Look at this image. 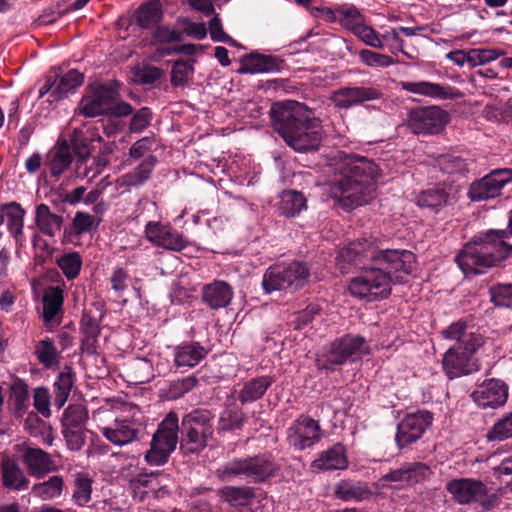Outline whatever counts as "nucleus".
<instances>
[{"instance_id":"b1692460","label":"nucleus","mask_w":512,"mask_h":512,"mask_svg":"<svg viewBox=\"0 0 512 512\" xmlns=\"http://www.w3.org/2000/svg\"><path fill=\"white\" fill-rule=\"evenodd\" d=\"M22 461L28 474L38 479L57 470L52 455L38 447H25L22 452Z\"/></svg>"},{"instance_id":"c03bdc74","label":"nucleus","mask_w":512,"mask_h":512,"mask_svg":"<svg viewBox=\"0 0 512 512\" xmlns=\"http://www.w3.org/2000/svg\"><path fill=\"white\" fill-rule=\"evenodd\" d=\"M109 160L105 155H97L87 158L85 161L75 164V175L79 178L93 180L108 165Z\"/></svg>"},{"instance_id":"3c124183","label":"nucleus","mask_w":512,"mask_h":512,"mask_svg":"<svg viewBox=\"0 0 512 512\" xmlns=\"http://www.w3.org/2000/svg\"><path fill=\"white\" fill-rule=\"evenodd\" d=\"M35 355L45 368H51L58 364L60 358L53 341L49 338H45L37 343Z\"/></svg>"},{"instance_id":"7ed1b4c3","label":"nucleus","mask_w":512,"mask_h":512,"mask_svg":"<svg viewBox=\"0 0 512 512\" xmlns=\"http://www.w3.org/2000/svg\"><path fill=\"white\" fill-rule=\"evenodd\" d=\"M338 157L340 177L331 188L332 197L347 210L369 203L375 196L377 165L355 154L339 152Z\"/></svg>"},{"instance_id":"4468645a","label":"nucleus","mask_w":512,"mask_h":512,"mask_svg":"<svg viewBox=\"0 0 512 512\" xmlns=\"http://www.w3.org/2000/svg\"><path fill=\"white\" fill-rule=\"evenodd\" d=\"M449 121V114L437 107H417L408 113L407 126L414 134L440 133Z\"/></svg>"},{"instance_id":"a18cd8bd","label":"nucleus","mask_w":512,"mask_h":512,"mask_svg":"<svg viewBox=\"0 0 512 512\" xmlns=\"http://www.w3.org/2000/svg\"><path fill=\"white\" fill-rule=\"evenodd\" d=\"M448 194L443 188H431L422 191L416 198L419 207L439 211L448 203Z\"/></svg>"},{"instance_id":"39448f33","label":"nucleus","mask_w":512,"mask_h":512,"mask_svg":"<svg viewBox=\"0 0 512 512\" xmlns=\"http://www.w3.org/2000/svg\"><path fill=\"white\" fill-rule=\"evenodd\" d=\"M213 419L207 409H194L183 416L180 449L184 454H198L207 447L214 433Z\"/></svg>"},{"instance_id":"f704fd0d","label":"nucleus","mask_w":512,"mask_h":512,"mask_svg":"<svg viewBox=\"0 0 512 512\" xmlns=\"http://www.w3.org/2000/svg\"><path fill=\"white\" fill-rule=\"evenodd\" d=\"M306 198L295 190L283 191L277 203V210L286 217H293L306 209Z\"/></svg>"},{"instance_id":"4be33fe9","label":"nucleus","mask_w":512,"mask_h":512,"mask_svg":"<svg viewBox=\"0 0 512 512\" xmlns=\"http://www.w3.org/2000/svg\"><path fill=\"white\" fill-rule=\"evenodd\" d=\"M471 398L481 408L495 409L506 403L508 386L499 379H489L472 392Z\"/></svg>"},{"instance_id":"e433bc0d","label":"nucleus","mask_w":512,"mask_h":512,"mask_svg":"<svg viewBox=\"0 0 512 512\" xmlns=\"http://www.w3.org/2000/svg\"><path fill=\"white\" fill-rule=\"evenodd\" d=\"M278 69L277 61L274 57L263 54H250L247 56L239 70L243 74L267 73Z\"/></svg>"},{"instance_id":"09e8293b","label":"nucleus","mask_w":512,"mask_h":512,"mask_svg":"<svg viewBox=\"0 0 512 512\" xmlns=\"http://www.w3.org/2000/svg\"><path fill=\"white\" fill-rule=\"evenodd\" d=\"M245 414L236 405L227 406L220 414L218 430L220 432L232 431L242 427Z\"/></svg>"},{"instance_id":"f03ea898","label":"nucleus","mask_w":512,"mask_h":512,"mask_svg":"<svg viewBox=\"0 0 512 512\" xmlns=\"http://www.w3.org/2000/svg\"><path fill=\"white\" fill-rule=\"evenodd\" d=\"M272 126L294 151L307 153L319 149L323 136L321 122L306 105L287 101L270 110Z\"/></svg>"},{"instance_id":"052dcab7","label":"nucleus","mask_w":512,"mask_h":512,"mask_svg":"<svg viewBox=\"0 0 512 512\" xmlns=\"http://www.w3.org/2000/svg\"><path fill=\"white\" fill-rule=\"evenodd\" d=\"M491 301L495 306L511 308L512 307V285L499 284L492 286L489 290Z\"/></svg>"},{"instance_id":"79ce46f5","label":"nucleus","mask_w":512,"mask_h":512,"mask_svg":"<svg viewBox=\"0 0 512 512\" xmlns=\"http://www.w3.org/2000/svg\"><path fill=\"white\" fill-rule=\"evenodd\" d=\"M163 16L161 4L158 0L142 4L135 12L136 22L142 28H150L157 24Z\"/></svg>"},{"instance_id":"412c9836","label":"nucleus","mask_w":512,"mask_h":512,"mask_svg":"<svg viewBox=\"0 0 512 512\" xmlns=\"http://www.w3.org/2000/svg\"><path fill=\"white\" fill-rule=\"evenodd\" d=\"M381 96L382 93L373 87L355 86L335 90L329 99L335 108L346 110L368 101L377 100Z\"/></svg>"},{"instance_id":"de8ad7c7","label":"nucleus","mask_w":512,"mask_h":512,"mask_svg":"<svg viewBox=\"0 0 512 512\" xmlns=\"http://www.w3.org/2000/svg\"><path fill=\"white\" fill-rule=\"evenodd\" d=\"M222 501L231 506H244L254 497L253 489L250 487L226 486L219 490Z\"/></svg>"},{"instance_id":"bf43d9fd","label":"nucleus","mask_w":512,"mask_h":512,"mask_svg":"<svg viewBox=\"0 0 512 512\" xmlns=\"http://www.w3.org/2000/svg\"><path fill=\"white\" fill-rule=\"evenodd\" d=\"M351 31L366 45L374 48L383 47V42L377 35L376 31L372 27L365 25L363 21L360 24L353 25Z\"/></svg>"},{"instance_id":"5fc2aeb1","label":"nucleus","mask_w":512,"mask_h":512,"mask_svg":"<svg viewBox=\"0 0 512 512\" xmlns=\"http://www.w3.org/2000/svg\"><path fill=\"white\" fill-rule=\"evenodd\" d=\"M436 165L446 174H464L468 171V163L466 160L456 155H440L436 161Z\"/></svg>"},{"instance_id":"58836bf2","label":"nucleus","mask_w":512,"mask_h":512,"mask_svg":"<svg viewBox=\"0 0 512 512\" xmlns=\"http://www.w3.org/2000/svg\"><path fill=\"white\" fill-rule=\"evenodd\" d=\"M64 488L62 476L53 475L48 480L35 483L31 488L34 497L42 501H49L61 496Z\"/></svg>"},{"instance_id":"aec40b11","label":"nucleus","mask_w":512,"mask_h":512,"mask_svg":"<svg viewBox=\"0 0 512 512\" xmlns=\"http://www.w3.org/2000/svg\"><path fill=\"white\" fill-rule=\"evenodd\" d=\"M290 445L298 450L312 447L321 439V428L317 421L300 416L287 430Z\"/></svg>"},{"instance_id":"4d7b16f0","label":"nucleus","mask_w":512,"mask_h":512,"mask_svg":"<svg viewBox=\"0 0 512 512\" xmlns=\"http://www.w3.org/2000/svg\"><path fill=\"white\" fill-rule=\"evenodd\" d=\"M512 437V412L498 420L487 433L489 441H504Z\"/></svg>"},{"instance_id":"49530a36","label":"nucleus","mask_w":512,"mask_h":512,"mask_svg":"<svg viewBox=\"0 0 512 512\" xmlns=\"http://www.w3.org/2000/svg\"><path fill=\"white\" fill-rule=\"evenodd\" d=\"M88 410L81 404L69 405L62 416L63 429H85Z\"/></svg>"},{"instance_id":"864d4df0","label":"nucleus","mask_w":512,"mask_h":512,"mask_svg":"<svg viewBox=\"0 0 512 512\" xmlns=\"http://www.w3.org/2000/svg\"><path fill=\"white\" fill-rule=\"evenodd\" d=\"M56 263L68 280L78 277L82 267V257L78 252H69L57 258Z\"/></svg>"},{"instance_id":"5701e85b","label":"nucleus","mask_w":512,"mask_h":512,"mask_svg":"<svg viewBox=\"0 0 512 512\" xmlns=\"http://www.w3.org/2000/svg\"><path fill=\"white\" fill-rule=\"evenodd\" d=\"M446 489L459 504L480 501L487 494L486 486L471 478L453 479L446 484Z\"/></svg>"},{"instance_id":"6ab92c4d","label":"nucleus","mask_w":512,"mask_h":512,"mask_svg":"<svg viewBox=\"0 0 512 512\" xmlns=\"http://www.w3.org/2000/svg\"><path fill=\"white\" fill-rule=\"evenodd\" d=\"M145 424L138 418L115 419L110 426L101 428L103 436L116 446H124L142 438Z\"/></svg>"},{"instance_id":"2eb2a0df","label":"nucleus","mask_w":512,"mask_h":512,"mask_svg":"<svg viewBox=\"0 0 512 512\" xmlns=\"http://www.w3.org/2000/svg\"><path fill=\"white\" fill-rule=\"evenodd\" d=\"M478 349H462L461 346L449 348L442 359V366L446 376L449 379H454L477 372L480 369V365L474 354Z\"/></svg>"},{"instance_id":"c756f323","label":"nucleus","mask_w":512,"mask_h":512,"mask_svg":"<svg viewBox=\"0 0 512 512\" xmlns=\"http://www.w3.org/2000/svg\"><path fill=\"white\" fill-rule=\"evenodd\" d=\"M401 88L407 92L436 99H448L453 97V88L428 81H404Z\"/></svg>"},{"instance_id":"7c9ffc66","label":"nucleus","mask_w":512,"mask_h":512,"mask_svg":"<svg viewBox=\"0 0 512 512\" xmlns=\"http://www.w3.org/2000/svg\"><path fill=\"white\" fill-rule=\"evenodd\" d=\"M73 157L66 140L59 142L48 154L47 166L52 177L58 179L72 164Z\"/></svg>"},{"instance_id":"13d9d810","label":"nucleus","mask_w":512,"mask_h":512,"mask_svg":"<svg viewBox=\"0 0 512 512\" xmlns=\"http://www.w3.org/2000/svg\"><path fill=\"white\" fill-rule=\"evenodd\" d=\"M154 479V473H140L132 477L129 481V487L134 493V497L139 498L143 501L145 497L150 493L149 485Z\"/></svg>"},{"instance_id":"c9c22d12","label":"nucleus","mask_w":512,"mask_h":512,"mask_svg":"<svg viewBox=\"0 0 512 512\" xmlns=\"http://www.w3.org/2000/svg\"><path fill=\"white\" fill-rule=\"evenodd\" d=\"M75 382V373L69 366H65L54 383V405L57 409H61L67 402L72 387Z\"/></svg>"},{"instance_id":"473e14b6","label":"nucleus","mask_w":512,"mask_h":512,"mask_svg":"<svg viewBox=\"0 0 512 512\" xmlns=\"http://www.w3.org/2000/svg\"><path fill=\"white\" fill-rule=\"evenodd\" d=\"M273 382V377L268 375L258 376L248 380L244 383L239 392L238 398L240 402L242 404H246L259 400L263 397Z\"/></svg>"},{"instance_id":"20e7f679","label":"nucleus","mask_w":512,"mask_h":512,"mask_svg":"<svg viewBox=\"0 0 512 512\" xmlns=\"http://www.w3.org/2000/svg\"><path fill=\"white\" fill-rule=\"evenodd\" d=\"M507 230L491 229L466 243L456 256V262L465 275L482 274L512 256V210Z\"/></svg>"},{"instance_id":"72a5a7b5","label":"nucleus","mask_w":512,"mask_h":512,"mask_svg":"<svg viewBox=\"0 0 512 512\" xmlns=\"http://www.w3.org/2000/svg\"><path fill=\"white\" fill-rule=\"evenodd\" d=\"M43 321L53 322L62 311L64 302L63 290L59 286L49 287L43 296Z\"/></svg>"},{"instance_id":"f8f14e48","label":"nucleus","mask_w":512,"mask_h":512,"mask_svg":"<svg viewBox=\"0 0 512 512\" xmlns=\"http://www.w3.org/2000/svg\"><path fill=\"white\" fill-rule=\"evenodd\" d=\"M309 277L306 264L292 262L287 266H270L263 275L262 286L266 293L281 290H296L302 287Z\"/></svg>"},{"instance_id":"f3484780","label":"nucleus","mask_w":512,"mask_h":512,"mask_svg":"<svg viewBox=\"0 0 512 512\" xmlns=\"http://www.w3.org/2000/svg\"><path fill=\"white\" fill-rule=\"evenodd\" d=\"M145 238L154 246L166 250L180 252L188 245L183 235L177 232L170 224L160 221H149L144 229Z\"/></svg>"},{"instance_id":"e2e57ef3","label":"nucleus","mask_w":512,"mask_h":512,"mask_svg":"<svg viewBox=\"0 0 512 512\" xmlns=\"http://www.w3.org/2000/svg\"><path fill=\"white\" fill-rule=\"evenodd\" d=\"M101 219L96 218L86 212H77L73 219V229L75 234L82 235L97 227Z\"/></svg>"},{"instance_id":"dca6fc26","label":"nucleus","mask_w":512,"mask_h":512,"mask_svg":"<svg viewBox=\"0 0 512 512\" xmlns=\"http://www.w3.org/2000/svg\"><path fill=\"white\" fill-rule=\"evenodd\" d=\"M512 181V169H496L474 181L468 191L472 201H483L500 195L503 187Z\"/></svg>"},{"instance_id":"393cba45","label":"nucleus","mask_w":512,"mask_h":512,"mask_svg":"<svg viewBox=\"0 0 512 512\" xmlns=\"http://www.w3.org/2000/svg\"><path fill=\"white\" fill-rule=\"evenodd\" d=\"M233 296L232 287L225 281L215 280L202 288V301L213 310L227 307Z\"/></svg>"},{"instance_id":"774afa93","label":"nucleus","mask_w":512,"mask_h":512,"mask_svg":"<svg viewBox=\"0 0 512 512\" xmlns=\"http://www.w3.org/2000/svg\"><path fill=\"white\" fill-rule=\"evenodd\" d=\"M51 396L46 387H38L33 391V405L35 409L45 418L51 416L50 410Z\"/></svg>"},{"instance_id":"6e6d98bb","label":"nucleus","mask_w":512,"mask_h":512,"mask_svg":"<svg viewBox=\"0 0 512 512\" xmlns=\"http://www.w3.org/2000/svg\"><path fill=\"white\" fill-rule=\"evenodd\" d=\"M404 468L408 480V485L413 486L417 483L423 482L431 475L430 467L423 462H409L404 463Z\"/></svg>"},{"instance_id":"6e6552de","label":"nucleus","mask_w":512,"mask_h":512,"mask_svg":"<svg viewBox=\"0 0 512 512\" xmlns=\"http://www.w3.org/2000/svg\"><path fill=\"white\" fill-rule=\"evenodd\" d=\"M178 415L171 411L158 425L152 436L150 448L146 451L144 459L150 466L166 464L175 451L179 438Z\"/></svg>"},{"instance_id":"423d86ee","label":"nucleus","mask_w":512,"mask_h":512,"mask_svg":"<svg viewBox=\"0 0 512 512\" xmlns=\"http://www.w3.org/2000/svg\"><path fill=\"white\" fill-rule=\"evenodd\" d=\"M368 352L366 341L358 335H345L324 346L316 355L319 370L335 371L348 360L355 361Z\"/></svg>"},{"instance_id":"1a4fd4ad","label":"nucleus","mask_w":512,"mask_h":512,"mask_svg":"<svg viewBox=\"0 0 512 512\" xmlns=\"http://www.w3.org/2000/svg\"><path fill=\"white\" fill-rule=\"evenodd\" d=\"M178 415L171 411L158 425L152 436L150 448L146 451L144 459L150 466L166 464L175 451L179 438Z\"/></svg>"},{"instance_id":"680f3d73","label":"nucleus","mask_w":512,"mask_h":512,"mask_svg":"<svg viewBox=\"0 0 512 512\" xmlns=\"http://www.w3.org/2000/svg\"><path fill=\"white\" fill-rule=\"evenodd\" d=\"M504 52L497 49L472 48L469 49L470 66L476 67L496 60Z\"/></svg>"},{"instance_id":"f257e3e1","label":"nucleus","mask_w":512,"mask_h":512,"mask_svg":"<svg viewBox=\"0 0 512 512\" xmlns=\"http://www.w3.org/2000/svg\"><path fill=\"white\" fill-rule=\"evenodd\" d=\"M337 260L362 270L350 281V293L374 301L387 297L391 284L401 283L413 271L415 255L404 249H379L374 242L363 239L343 248Z\"/></svg>"},{"instance_id":"ea45409f","label":"nucleus","mask_w":512,"mask_h":512,"mask_svg":"<svg viewBox=\"0 0 512 512\" xmlns=\"http://www.w3.org/2000/svg\"><path fill=\"white\" fill-rule=\"evenodd\" d=\"M82 341L81 349L87 354H95L98 347V336L100 334L99 323L90 316H84L81 321Z\"/></svg>"},{"instance_id":"c85d7f7f","label":"nucleus","mask_w":512,"mask_h":512,"mask_svg":"<svg viewBox=\"0 0 512 512\" xmlns=\"http://www.w3.org/2000/svg\"><path fill=\"white\" fill-rule=\"evenodd\" d=\"M207 354L208 350L199 342H187L175 348L174 362L177 367L192 368L198 365Z\"/></svg>"},{"instance_id":"a211bd4d","label":"nucleus","mask_w":512,"mask_h":512,"mask_svg":"<svg viewBox=\"0 0 512 512\" xmlns=\"http://www.w3.org/2000/svg\"><path fill=\"white\" fill-rule=\"evenodd\" d=\"M433 416L428 411H417L406 415L398 424L396 443L404 448L419 440L432 424Z\"/></svg>"},{"instance_id":"2f4dec72","label":"nucleus","mask_w":512,"mask_h":512,"mask_svg":"<svg viewBox=\"0 0 512 512\" xmlns=\"http://www.w3.org/2000/svg\"><path fill=\"white\" fill-rule=\"evenodd\" d=\"M35 223L42 234L54 237L61 231L63 217L53 213L48 205L41 203L35 209Z\"/></svg>"},{"instance_id":"bb28decb","label":"nucleus","mask_w":512,"mask_h":512,"mask_svg":"<svg viewBox=\"0 0 512 512\" xmlns=\"http://www.w3.org/2000/svg\"><path fill=\"white\" fill-rule=\"evenodd\" d=\"M0 467L2 484L5 488L14 491L28 489L30 481L16 460L9 456H5L1 460Z\"/></svg>"},{"instance_id":"4c0bfd02","label":"nucleus","mask_w":512,"mask_h":512,"mask_svg":"<svg viewBox=\"0 0 512 512\" xmlns=\"http://www.w3.org/2000/svg\"><path fill=\"white\" fill-rule=\"evenodd\" d=\"M3 211L6 214L7 229L13 238L18 242L23 234L24 217L26 211L17 202L3 204Z\"/></svg>"},{"instance_id":"69168bd1","label":"nucleus","mask_w":512,"mask_h":512,"mask_svg":"<svg viewBox=\"0 0 512 512\" xmlns=\"http://www.w3.org/2000/svg\"><path fill=\"white\" fill-rule=\"evenodd\" d=\"M378 483L381 487H386L388 483H394L392 487L397 489L409 487L404 465H401L399 468L390 470L388 473L384 474L379 479Z\"/></svg>"},{"instance_id":"0e129e2a","label":"nucleus","mask_w":512,"mask_h":512,"mask_svg":"<svg viewBox=\"0 0 512 512\" xmlns=\"http://www.w3.org/2000/svg\"><path fill=\"white\" fill-rule=\"evenodd\" d=\"M62 434L67 446L72 451H79L85 445L87 434H93L88 429H63Z\"/></svg>"},{"instance_id":"603ef678","label":"nucleus","mask_w":512,"mask_h":512,"mask_svg":"<svg viewBox=\"0 0 512 512\" xmlns=\"http://www.w3.org/2000/svg\"><path fill=\"white\" fill-rule=\"evenodd\" d=\"M194 60L178 59L171 70V84L174 87H184L188 84L190 76L194 72Z\"/></svg>"},{"instance_id":"37998d69","label":"nucleus","mask_w":512,"mask_h":512,"mask_svg":"<svg viewBox=\"0 0 512 512\" xmlns=\"http://www.w3.org/2000/svg\"><path fill=\"white\" fill-rule=\"evenodd\" d=\"M335 493L343 501H362L372 496V491L361 482H342L337 486Z\"/></svg>"},{"instance_id":"0eeeda50","label":"nucleus","mask_w":512,"mask_h":512,"mask_svg":"<svg viewBox=\"0 0 512 512\" xmlns=\"http://www.w3.org/2000/svg\"><path fill=\"white\" fill-rule=\"evenodd\" d=\"M368 352L366 341L358 335H345L324 346L316 355L319 370L335 371L348 360L355 361Z\"/></svg>"},{"instance_id":"9b49d317","label":"nucleus","mask_w":512,"mask_h":512,"mask_svg":"<svg viewBox=\"0 0 512 512\" xmlns=\"http://www.w3.org/2000/svg\"><path fill=\"white\" fill-rule=\"evenodd\" d=\"M278 470L270 454L234 459L218 470L223 481H230L236 476H245L254 482H263L275 475Z\"/></svg>"},{"instance_id":"8fccbe9b","label":"nucleus","mask_w":512,"mask_h":512,"mask_svg":"<svg viewBox=\"0 0 512 512\" xmlns=\"http://www.w3.org/2000/svg\"><path fill=\"white\" fill-rule=\"evenodd\" d=\"M92 479L85 473H77L74 479L72 499L78 506H85L91 500Z\"/></svg>"},{"instance_id":"ddd939ff","label":"nucleus","mask_w":512,"mask_h":512,"mask_svg":"<svg viewBox=\"0 0 512 512\" xmlns=\"http://www.w3.org/2000/svg\"><path fill=\"white\" fill-rule=\"evenodd\" d=\"M119 96L118 85L115 82L90 87L79 104V113L89 118L108 114L112 102Z\"/></svg>"},{"instance_id":"cd10ccee","label":"nucleus","mask_w":512,"mask_h":512,"mask_svg":"<svg viewBox=\"0 0 512 512\" xmlns=\"http://www.w3.org/2000/svg\"><path fill=\"white\" fill-rule=\"evenodd\" d=\"M314 470H344L348 467V460L345 448L341 444L319 453L318 457L311 464Z\"/></svg>"},{"instance_id":"338daca9","label":"nucleus","mask_w":512,"mask_h":512,"mask_svg":"<svg viewBox=\"0 0 512 512\" xmlns=\"http://www.w3.org/2000/svg\"><path fill=\"white\" fill-rule=\"evenodd\" d=\"M359 57L365 65L370 67H388L395 63L390 56L368 49L361 50Z\"/></svg>"},{"instance_id":"a19ab883","label":"nucleus","mask_w":512,"mask_h":512,"mask_svg":"<svg viewBox=\"0 0 512 512\" xmlns=\"http://www.w3.org/2000/svg\"><path fill=\"white\" fill-rule=\"evenodd\" d=\"M84 81V75L77 70H70L65 75H63L56 86L54 87L50 97L53 99L51 101H58L67 96V94L71 91H74L76 88L82 85Z\"/></svg>"},{"instance_id":"9d476101","label":"nucleus","mask_w":512,"mask_h":512,"mask_svg":"<svg viewBox=\"0 0 512 512\" xmlns=\"http://www.w3.org/2000/svg\"><path fill=\"white\" fill-rule=\"evenodd\" d=\"M178 415L171 411L158 425L152 436L150 448L146 451L144 459L150 466L166 464L175 451L179 438Z\"/></svg>"},{"instance_id":"a878e982","label":"nucleus","mask_w":512,"mask_h":512,"mask_svg":"<svg viewBox=\"0 0 512 512\" xmlns=\"http://www.w3.org/2000/svg\"><path fill=\"white\" fill-rule=\"evenodd\" d=\"M442 336L445 339L457 341L456 346H461L462 349L473 350L474 348H480L484 344L481 334L467 332V322L464 320H458L450 324L442 331Z\"/></svg>"}]
</instances>
